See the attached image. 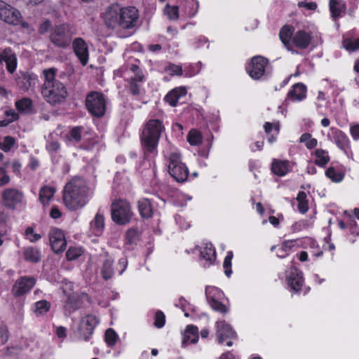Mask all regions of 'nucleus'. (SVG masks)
Returning <instances> with one entry per match:
<instances>
[{
	"label": "nucleus",
	"mask_w": 359,
	"mask_h": 359,
	"mask_svg": "<svg viewBox=\"0 0 359 359\" xmlns=\"http://www.w3.org/2000/svg\"><path fill=\"white\" fill-rule=\"evenodd\" d=\"M139 18V11L134 6L122 7L118 4L108 6L102 15L105 26L111 29L133 28Z\"/></svg>",
	"instance_id": "obj_1"
},
{
	"label": "nucleus",
	"mask_w": 359,
	"mask_h": 359,
	"mask_svg": "<svg viewBox=\"0 0 359 359\" xmlns=\"http://www.w3.org/2000/svg\"><path fill=\"white\" fill-rule=\"evenodd\" d=\"M62 199L69 210H76L88 202V187L81 177H72L65 186Z\"/></svg>",
	"instance_id": "obj_2"
},
{
	"label": "nucleus",
	"mask_w": 359,
	"mask_h": 359,
	"mask_svg": "<svg viewBox=\"0 0 359 359\" xmlns=\"http://www.w3.org/2000/svg\"><path fill=\"white\" fill-rule=\"evenodd\" d=\"M279 38L285 48L292 53H297V49L306 50L311 43V34L304 29L294 32L292 25L283 26L279 32Z\"/></svg>",
	"instance_id": "obj_3"
},
{
	"label": "nucleus",
	"mask_w": 359,
	"mask_h": 359,
	"mask_svg": "<svg viewBox=\"0 0 359 359\" xmlns=\"http://www.w3.org/2000/svg\"><path fill=\"white\" fill-rule=\"evenodd\" d=\"M165 130L163 122L157 118H151L144 125L140 142L144 155L156 154L162 133Z\"/></svg>",
	"instance_id": "obj_4"
},
{
	"label": "nucleus",
	"mask_w": 359,
	"mask_h": 359,
	"mask_svg": "<svg viewBox=\"0 0 359 359\" xmlns=\"http://www.w3.org/2000/svg\"><path fill=\"white\" fill-rule=\"evenodd\" d=\"M74 33L69 23L55 25L49 34V41L57 48L67 49L70 47Z\"/></svg>",
	"instance_id": "obj_5"
},
{
	"label": "nucleus",
	"mask_w": 359,
	"mask_h": 359,
	"mask_svg": "<svg viewBox=\"0 0 359 359\" xmlns=\"http://www.w3.org/2000/svg\"><path fill=\"white\" fill-rule=\"evenodd\" d=\"M43 84L41 88V93L43 99L52 106L63 102L67 95V90L65 85L60 82H55L54 84Z\"/></svg>",
	"instance_id": "obj_6"
},
{
	"label": "nucleus",
	"mask_w": 359,
	"mask_h": 359,
	"mask_svg": "<svg viewBox=\"0 0 359 359\" xmlns=\"http://www.w3.org/2000/svg\"><path fill=\"white\" fill-rule=\"evenodd\" d=\"M168 172L177 182L187 181L189 171L185 163L182 161V155L177 151H172L168 156Z\"/></svg>",
	"instance_id": "obj_7"
},
{
	"label": "nucleus",
	"mask_w": 359,
	"mask_h": 359,
	"mask_svg": "<svg viewBox=\"0 0 359 359\" xmlns=\"http://www.w3.org/2000/svg\"><path fill=\"white\" fill-rule=\"evenodd\" d=\"M133 212L131 205L126 200L116 199L111 205V217L112 221L118 225L130 223Z\"/></svg>",
	"instance_id": "obj_8"
},
{
	"label": "nucleus",
	"mask_w": 359,
	"mask_h": 359,
	"mask_svg": "<svg viewBox=\"0 0 359 359\" xmlns=\"http://www.w3.org/2000/svg\"><path fill=\"white\" fill-rule=\"evenodd\" d=\"M85 105L88 111L94 117L101 118L106 113V100L101 92H89L86 97Z\"/></svg>",
	"instance_id": "obj_9"
},
{
	"label": "nucleus",
	"mask_w": 359,
	"mask_h": 359,
	"mask_svg": "<svg viewBox=\"0 0 359 359\" xmlns=\"http://www.w3.org/2000/svg\"><path fill=\"white\" fill-rule=\"evenodd\" d=\"M269 65L268 58L262 55H255L246 65L245 70L252 79L261 80L267 76L266 68Z\"/></svg>",
	"instance_id": "obj_10"
},
{
	"label": "nucleus",
	"mask_w": 359,
	"mask_h": 359,
	"mask_svg": "<svg viewBox=\"0 0 359 359\" xmlns=\"http://www.w3.org/2000/svg\"><path fill=\"white\" fill-rule=\"evenodd\" d=\"M24 193L16 188H6L1 192V203L6 209L15 210L24 201Z\"/></svg>",
	"instance_id": "obj_11"
},
{
	"label": "nucleus",
	"mask_w": 359,
	"mask_h": 359,
	"mask_svg": "<svg viewBox=\"0 0 359 359\" xmlns=\"http://www.w3.org/2000/svg\"><path fill=\"white\" fill-rule=\"evenodd\" d=\"M215 327L218 343L231 346L233 341L238 338L236 331L225 320H217Z\"/></svg>",
	"instance_id": "obj_12"
},
{
	"label": "nucleus",
	"mask_w": 359,
	"mask_h": 359,
	"mask_svg": "<svg viewBox=\"0 0 359 359\" xmlns=\"http://www.w3.org/2000/svg\"><path fill=\"white\" fill-rule=\"evenodd\" d=\"M327 139L334 142L344 153H352L351 141L347 135L336 127H331L327 133Z\"/></svg>",
	"instance_id": "obj_13"
},
{
	"label": "nucleus",
	"mask_w": 359,
	"mask_h": 359,
	"mask_svg": "<svg viewBox=\"0 0 359 359\" xmlns=\"http://www.w3.org/2000/svg\"><path fill=\"white\" fill-rule=\"evenodd\" d=\"M36 279L31 276H22L14 283L11 288V294L15 298L26 295L35 286Z\"/></svg>",
	"instance_id": "obj_14"
},
{
	"label": "nucleus",
	"mask_w": 359,
	"mask_h": 359,
	"mask_svg": "<svg viewBox=\"0 0 359 359\" xmlns=\"http://www.w3.org/2000/svg\"><path fill=\"white\" fill-rule=\"evenodd\" d=\"M99 323L97 317L92 314L83 317L79 323L77 336L80 339L88 341L94 332L95 327Z\"/></svg>",
	"instance_id": "obj_15"
},
{
	"label": "nucleus",
	"mask_w": 359,
	"mask_h": 359,
	"mask_svg": "<svg viewBox=\"0 0 359 359\" xmlns=\"http://www.w3.org/2000/svg\"><path fill=\"white\" fill-rule=\"evenodd\" d=\"M205 294L209 305L212 310L222 315L229 312V307L220 301L221 297L224 295L222 290L215 287H207Z\"/></svg>",
	"instance_id": "obj_16"
},
{
	"label": "nucleus",
	"mask_w": 359,
	"mask_h": 359,
	"mask_svg": "<svg viewBox=\"0 0 359 359\" xmlns=\"http://www.w3.org/2000/svg\"><path fill=\"white\" fill-rule=\"evenodd\" d=\"M48 237L51 249L55 254H60L65 250L67 241L62 230L57 227H51Z\"/></svg>",
	"instance_id": "obj_17"
},
{
	"label": "nucleus",
	"mask_w": 359,
	"mask_h": 359,
	"mask_svg": "<svg viewBox=\"0 0 359 359\" xmlns=\"http://www.w3.org/2000/svg\"><path fill=\"white\" fill-rule=\"evenodd\" d=\"M22 18L20 13L6 2L0 1V19L5 22L17 25Z\"/></svg>",
	"instance_id": "obj_18"
},
{
	"label": "nucleus",
	"mask_w": 359,
	"mask_h": 359,
	"mask_svg": "<svg viewBox=\"0 0 359 359\" xmlns=\"http://www.w3.org/2000/svg\"><path fill=\"white\" fill-rule=\"evenodd\" d=\"M73 51L83 66H86L89 60L88 47L85 40L81 37H76L72 40Z\"/></svg>",
	"instance_id": "obj_19"
},
{
	"label": "nucleus",
	"mask_w": 359,
	"mask_h": 359,
	"mask_svg": "<svg viewBox=\"0 0 359 359\" xmlns=\"http://www.w3.org/2000/svg\"><path fill=\"white\" fill-rule=\"evenodd\" d=\"M6 63L8 73L13 74L18 67V58L15 51L11 47H6L0 50V65Z\"/></svg>",
	"instance_id": "obj_20"
},
{
	"label": "nucleus",
	"mask_w": 359,
	"mask_h": 359,
	"mask_svg": "<svg viewBox=\"0 0 359 359\" xmlns=\"http://www.w3.org/2000/svg\"><path fill=\"white\" fill-rule=\"evenodd\" d=\"M286 281L291 290L296 292H299L304 283L302 271L295 266L291 267Z\"/></svg>",
	"instance_id": "obj_21"
},
{
	"label": "nucleus",
	"mask_w": 359,
	"mask_h": 359,
	"mask_svg": "<svg viewBox=\"0 0 359 359\" xmlns=\"http://www.w3.org/2000/svg\"><path fill=\"white\" fill-rule=\"evenodd\" d=\"M292 170V165L288 160L273 158L271 163V172L278 177H282L287 175Z\"/></svg>",
	"instance_id": "obj_22"
},
{
	"label": "nucleus",
	"mask_w": 359,
	"mask_h": 359,
	"mask_svg": "<svg viewBox=\"0 0 359 359\" xmlns=\"http://www.w3.org/2000/svg\"><path fill=\"white\" fill-rule=\"evenodd\" d=\"M307 97V87L301 82L294 83L287 93L286 100L297 102L304 100Z\"/></svg>",
	"instance_id": "obj_23"
},
{
	"label": "nucleus",
	"mask_w": 359,
	"mask_h": 359,
	"mask_svg": "<svg viewBox=\"0 0 359 359\" xmlns=\"http://www.w3.org/2000/svg\"><path fill=\"white\" fill-rule=\"evenodd\" d=\"M196 249L199 250L200 259H203L205 262L204 267H209L214 264L216 260L217 253L214 245L211 243H205L203 248L196 246Z\"/></svg>",
	"instance_id": "obj_24"
},
{
	"label": "nucleus",
	"mask_w": 359,
	"mask_h": 359,
	"mask_svg": "<svg viewBox=\"0 0 359 359\" xmlns=\"http://www.w3.org/2000/svg\"><path fill=\"white\" fill-rule=\"evenodd\" d=\"M297 241L299 239L285 240L280 245H273L271 250L272 252L276 250V255L279 258H285L289 255Z\"/></svg>",
	"instance_id": "obj_25"
},
{
	"label": "nucleus",
	"mask_w": 359,
	"mask_h": 359,
	"mask_svg": "<svg viewBox=\"0 0 359 359\" xmlns=\"http://www.w3.org/2000/svg\"><path fill=\"white\" fill-rule=\"evenodd\" d=\"M137 209L142 219H150L154 215V208L151 201L147 198H142L137 201Z\"/></svg>",
	"instance_id": "obj_26"
},
{
	"label": "nucleus",
	"mask_w": 359,
	"mask_h": 359,
	"mask_svg": "<svg viewBox=\"0 0 359 359\" xmlns=\"http://www.w3.org/2000/svg\"><path fill=\"white\" fill-rule=\"evenodd\" d=\"M187 89L184 86L175 88L170 90L164 97V101L172 107H175L179 100L187 95Z\"/></svg>",
	"instance_id": "obj_27"
},
{
	"label": "nucleus",
	"mask_w": 359,
	"mask_h": 359,
	"mask_svg": "<svg viewBox=\"0 0 359 359\" xmlns=\"http://www.w3.org/2000/svg\"><path fill=\"white\" fill-rule=\"evenodd\" d=\"M80 307V299L75 294H69L64 302L63 308L65 314L72 313L78 310Z\"/></svg>",
	"instance_id": "obj_28"
},
{
	"label": "nucleus",
	"mask_w": 359,
	"mask_h": 359,
	"mask_svg": "<svg viewBox=\"0 0 359 359\" xmlns=\"http://www.w3.org/2000/svg\"><path fill=\"white\" fill-rule=\"evenodd\" d=\"M90 229L95 236H100L104 229V217L102 214L97 212L94 219L90 223Z\"/></svg>",
	"instance_id": "obj_29"
},
{
	"label": "nucleus",
	"mask_w": 359,
	"mask_h": 359,
	"mask_svg": "<svg viewBox=\"0 0 359 359\" xmlns=\"http://www.w3.org/2000/svg\"><path fill=\"white\" fill-rule=\"evenodd\" d=\"M199 339L198 329L196 326L189 325L184 334L182 344L187 346L189 344H196Z\"/></svg>",
	"instance_id": "obj_30"
},
{
	"label": "nucleus",
	"mask_w": 359,
	"mask_h": 359,
	"mask_svg": "<svg viewBox=\"0 0 359 359\" xmlns=\"http://www.w3.org/2000/svg\"><path fill=\"white\" fill-rule=\"evenodd\" d=\"M23 257L26 262L31 263H39L41 259V253L39 249L36 247L29 246L23 250Z\"/></svg>",
	"instance_id": "obj_31"
},
{
	"label": "nucleus",
	"mask_w": 359,
	"mask_h": 359,
	"mask_svg": "<svg viewBox=\"0 0 359 359\" xmlns=\"http://www.w3.org/2000/svg\"><path fill=\"white\" fill-rule=\"evenodd\" d=\"M312 155L314 156V163L320 168H325L330 161V156L327 150L316 149Z\"/></svg>",
	"instance_id": "obj_32"
},
{
	"label": "nucleus",
	"mask_w": 359,
	"mask_h": 359,
	"mask_svg": "<svg viewBox=\"0 0 359 359\" xmlns=\"http://www.w3.org/2000/svg\"><path fill=\"white\" fill-rule=\"evenodd\" d=\"M325 176L334 183L341 182L345 177V172L341 168L329 167L325 170Z\"/></svg>",
	"instance_id": "obj_33"
},
{
	"label": "nucleus",
	"mask_w": 359,
	"mask_h": 359,
	"mask_svg": "<svg viewBox=\"0 0 359 359\" xmlns=\"http://www.w3.org/2000/svg\"><path fill=\"white\" fill-rule=\"evenodd\" d=\"M37 76L34 74L29 72L24 73L18 81L20 87L25 90H29L32 86H35Z\"/></svg>",
	"instance_id": "obj_34"
},
{
	"label": "nucleus",
	"mask_w": 359,
	"mask_h": 359,
	"mask_svg": "<svg viewBox=\"0 0 359 359\" xmlns=\"http://www.w3.org/2000/svg\"><path fill=\"white\" fill-rule=\"evenodd\" d=\"M329 8L332 17L337 18L346 10V4L341 0H330Z\"/></svg>",
	"instance_id": "obj_35"
},
{
	"label": "nucleus",
	"mask_w": 359,
	"mask_h": 359,
	"mask_svg": "<svg viewBox=\"0 0 359 359\" xmlns=\"http://www.w3.org/2000/svg\"><path fill=\"white\" fill-rule=\"evenodd\" d=\"M33 311L36 316H43L48 313L51 308V304L50 302L43 299L36 302L33 305Z\"/></svg>",
	"instance_id": "obj_36"
},
{
	"label": "nucleus",
	"mask_w": 359,
	"mask_h": 359,
	"mask_svg": "<svg viewBox=\"0 0 359 359\" xmlns=\"http://www.w3.org/2000/svg\"><path fill=\"white\" fill-rule=\"evenodd\" d=\"M55 189L49 186H43L40 189L39 200L43 205L48 204L50 200L53 197Z\"/></svg>",
	"instance_id": "obj_37"
},
{
	"label": "nucleus",
	"mask_w": 359,
	"mask_h": 359,
	"mask_svg": "<svg viewBox=\"0 0 359 359\" xmlns=\"http://www.w3.org/2000/svg\"><path fill=\"white\" fill-rule=\"evenodd\" d=\"M15 106L20 113L29 114L33 107L32 100L29 97H23L17 100Z\"/></svg>",
	"instance_id": "obj_38"
},
{
	"label": "nucleus",
	"mask_w": 359,
	"mask_h": 359,
	"mask_svg": "<svg viewBox=\"0 0 359 359\" xmlns=\"http://www.w3.org/2000/svg\"><path fill=\"white\" fill-rule=\"evenodd\" d=\"M199 4L196 0H187L183 7V11L188 18H193L198 13Z\"/></svg>",
	"instance_id": "obj_39"
},
{
	"label": "nucleus",
	"mask_w": 359,
	"mask_h": 359,
	"mask_svg": "<svg viewBox=\"0 0 359 359\" xmlns=\"http://www.w3.org/2000/svg\"><path fill=\"white\" fill-rule=\"evenodd\" d=\"M296 200L298 202V211L302 214L306 213L309 210V201L306 192L300 191L297 196Z\"/></svg>",
	"instance_id": "obj_40"
},
{
	"label": "nucleus",
	"mask_w": 359,
	"mask_h": 359,
	"mask_svg": "<svg viewBox=\"0 0 359 359\" xmlns=\"http://www.w3.org/2000/svg\"><path fill=\"white\" fill-rule=\"evenodd\" d=\"M113 264L114 261L111 259H107L102 264L101 274L102 278L106 280L110 279L114 275Z\"/></svg>",
	"instance_id": "obj_41"
},
{
	"label": "nucleus",
	"mask_w": 359,
	"mask_h": 359,
	"mask_svg": "<svg viewBox=\"0 0 359 359\" xmlns=\"http://www.w3.org/2000/svg\"><path fill=\"white\" fill-rule=\"evenodd\" d=\"M299 142L300 143H304L305 147L309 150L313 149L318 145L317 139L313 137L312 135L309 133H303L300 136Z\"/></svg>",
	"instance_id": "obj_42"
},
{
	"label": "nucleus",
	"mask_w": 359,
	"mask_h": 359,
	"mask_svg": "<svg viewBox=\"0 0 359 359\" xmlns=\"http://www.w3.org/2000/svg\"><path fill=\"white\" fill-rule=\"evenodd\" d=\"M187 142L192 146H197L202 142V135L196 129H191L187 137Z\"/></svg>",
	"instance_id": "obj_43"
},
{
	"label": "nucleus",
	"mask_w": 359,
	"mask_h": 359,
	"mask_svg": "<svg viewBox=\"0 0 359 359\" xmlns=\"http://www.w3.org/2000/svg\"><path fill=\"white\" fill-rule=\"evenodd\" d=\"M304 243L311 248V253L313 257L318 258L323 255V252L319 248L318 243L316 240L311 238H307Z\"/></svg>",
	"instance_id": "obj_44"
},
{
	"label": "nucleus",
	"mask_w": 359,
	"mask_h": 359,
	"mask_svg": "<svg viewBox=\"0 0 359 359\" xmlns=\"http://www.w3.org/2000/svg\"><path fill=\"white\" fill-rule=\"evenodd\" d=\"M233 257L232 251H228L223 262V268L225 275L229 278L232 273L231 261Z\"/></svg>",
	"instance_id": "obj_45"
},
{
	"label": "nucleus",
	"mask_w": 359,
	"mask_h": 359,
	"mask_svg": "<svg viewBox=\"0 0 359 359\" xmlns=\"http://www.w3.org/2000/svg\"><path fill=\"white\" fill-rule=\"evenodd\" d=\"M118 339V336L117 333L112 328H109L106 330L104 340L109 346H114L116 344Z\"/></svg>",
	"instance_id": "obj_46"
},
{
	"label": "nucleus",
	"mask_w": 359,
	"mask_h": 359,
	"mask_svg": "<svg viewBox=\"0 0 359 359\" xmlns=\"http://www.w3.org/2000/svg\"><path fill=\"white\" fill-rule=\"evenodd\" d=\"M83 130V127L81 126H74L71 128L69 133V140H74L76 143L79 142L82 138Z\"/></svg>",
	"instance_id": "obj_47"
},
{
	"label": "nucleus",
	"mask_w": 359,
	"mask_h": 359,
	"mask_svg": "<svg viewBox=\"0 0 359 359\" xmlns=\"http://www.w3.org/2000/svg\"><path fill=\"white\" fill-rule=\"evenodd\" d=\"M15 140L12 136H6L0 143V149L4 152H8L15 146Z\"/></svg>",
	"instance_id": "obj_48"
},
{
	"label": "nucleus",
	"mask_w": 359,
	"mask_h": 359,
	"mask_svg": "<svg viewBox=\"0 0 359 359\" xmlns=\"http://www.w3.org/2000/svg\"><path fill=\"white\" fill-rule=\"evenodd\" d=\"M164 12L170 20H175L179 18V8L177 6L166 4Z\"/></svg>",
	"instance_id": "obj_49"
},
{
	"label": "nucleus",
	"mask_w": 359,
	"mask_h": 359,
	"mask_svg": "<svg viewBox=\"0 0 359 359\" xmlns=\"http://www.w3.org/2000/svg\"><path fill=\"white\" fill-rule=\"evenodd\" d=\"M83 251L81 248L70 247L66 252V258L68 261H73L81 256Z\"/></svg>",
	"instance_id": "obj_50"
},
{
	"label": "nucleus",
	"mask_w": 359,
	"mask_h": 359,
	"mask_svg": "<svg viewBox=\"0 0 359 359\" xmlns=\"http://www.w3.org/2000/svg\"><path fill=\"white\" fill-rule=\"evenodd\" d=\"M130 70L134 73V76L131 77L130 79L140 82H142L144 81V75L139 65L136 64H132L130 67Z\"/></svg>",
	"instance_id": "obj_51"
},
{
	"label": "nucleus",
	"mask_w": 359,
	"mask_h": 359,
	"mask_svg": "<svg viewBox=\"0 0 359 359\" xmlns=\"http://www.w3.org/2000/svg\"><path fill=\"white\" fill-rule=\"evenodd\" d=\"M55 69L53 68L43 70V75L45 77V81L43 84H46L47 83H50L49 84H54L55 82H60V81L55 79Z\"/></svg>",
	"instance_id": "obj_52"
},
{
	"label": "nucleus",
	"mask_w": 359,
	"mask_h": 359,
	"mask_svg": "<svg viewBox=\"0 0 359 359\" xmlns=\"http://www.w3.org/2000/svg\"><path fill=\"white\" fill-rule=\"evenodd\" d=\"M165 324V316L164 313L158 310L156 312L154 316V325L155 327L158 329L162 328Z\"/></svg>",
	"instance_id": "obj_53"
},
{
	"label": "nucleus",
	"mask_w": 359,
	"mask_h": 359,
	"mask_svg": "<svg viewBox=\"0 0 359 359\" xmlns=\"http://www.w3.org/2000/svg\"><path fill=\"white\" fill-rule=\"evenodd\" d=\"M25 235L31 243H35L41 238V235L34 232L32 226H28L25 231Z\"/></svg>",
	"instance_id": "obj_54"
},
{
	"label": "nucleus",
	"mask_w": 359,
	"mask_h": 359,
	"mask_svg": "<svg viewBox=\"0 0 359 359\" xmlns=\"http://www.w3.org/2000/svg\"><path fill=\"white\" fill-rule=\"evenodd\" d=\"M137 237V230L131 228L127 230L126 233V241L127 244H133L135 242Z\"/></svg>",
	"instance_id": "obj_55"
},
{
	"label": "nucleus",
	"mask_w": 359,
	"mask_h": 359,
	"mask_svg": "<svg viewBox=\"0 0 359 359\" xmlns=\"http://www.w3.org/2000/svg\"><path fill=\"white\" fill-rule=\"evenodd\" d=\"M11 181V177L7 173L4 166H0V187L8 184Z\"/></svg>",
	"instance_id": "obj_56"
},
{
	"label": "nucleus",
	"mask_w": 359,
	"mask_h": 359,
	"mask_svg": "<svg viewBox=\"0 0 359 359\" xmlns=\"http://www.w3.org/2000/svg\"><path fill=\"white\" fill-rule=\"evenodd\" d=\"M167 71H168L172 76L176 75L180 76L184 75V70L180 65L170 64L167 68Z\"/></svg>",
	"instance_id": "obj_57"
},
{
	"label": "nucleus",
	"mask_w": 359,
	"mask_h": 359,
	"mask_svg": "<svg viewBox=\"0 0 359 359\" xmlns=\"http://www.w3.org/2000/svg\"><path fill=\"white\" fill-rule=\"evenodd\" d=\"M138 82L139 81L133 79H129L128 81L129 90L133 95L137 96L140 94V86Z\"/></svg>",
	"instance_id": "obj_58"
},
{
	"label": "nucleus",
	"mask_w": 359,
	"mask_h": 359,
	"mask_svg": "<svg viewBox=\"0 0 359 359\" xmlns=\"http://www.w3.org/2000/svg\"><path fill=\"white\" fill-rule=\"evenodd\" d=\"M344 46L346 50L355 51L359 49V38L354 40H347L344 41Z\"/></svg>",
	"instance_id": "obj_59"
},
{
	"label": "nucleus",
	"mask_w": 359,
	"mask_h": 359,
	"mask_svg": "<svg viewBox=\"0 0 359 359\" xmlns=\"http://www.w3.org/2000/svg\"><path fill=\"white\" fill-rule=\"evenodd\" d=\"M53 27L51 22L49 20H46L40 24L38 32L40 34H44L48 32H50Z\"/></svg>",
	"instance_id": "obj_60"
},
{
	"label": "nucleus",
	"mask_w": 359,
	"mask_h": 359,
	"mask_svg": "<svg viewBox=\"0 0 359 359\" xmlns=\"http://www.w3.org/2000/svg\"><path fill=\"white\" fill-rule=\"evenodd\" d=\"M198 72L197 67L194 65H189L184 70V75L185 77H191L196 75Z\"/></svg>",
	"instance_id": "obj_61"
},
{
	"label": "nucleus",
	"mask_w": 359,
	"mask_h": 359,
	"mask_svg": "<svg viewBox=\"0 0 359 359\" xmlns=\"http://www.w3.org/2000/svg\"><path fill=\"white\" fill-rule=\"evenodd\" d=\"M353 235L359 236V227L357 222L353 219H349L348 229Z\"/></svg>",
	"instance_id": "obj_62"
},
{
	"label": "nucleus",
	"mask_w": 359,
	"mask_h": 359,
	"mask_svg": "<svg viewBox=\"0 0 359 359\" xmlns=\"http://www.w3.org/2000/svg\"><path fill=\"white\" fill-rule=\"evenodd\" d=\"M350 134L354 141H358L359 140V123L351 126Z\"/></svg>",
	"instance_id": "obj_63"
},
{
	"label": "nucleus",
	"mask_w": 359,
	"mask_h": 359,
	"mask_svg": "<svg viewBox=\"0 0 359 359\" xmlns=\"http://www.w3.org/2000/svg\"><path fill=\"white\" fill-rule=\"evenodd\" d=\"M4 114L6 116L10 117L8 119L11 121L12 123L18 120L20 118L19 114L16 113L13 109L6 110Z\"/></svg>",
	"instance_id": "obj_64"
}]
</instances>
